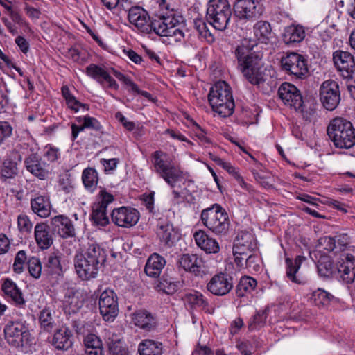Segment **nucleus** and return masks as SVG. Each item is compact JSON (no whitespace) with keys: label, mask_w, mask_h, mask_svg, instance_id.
Returning <instances> with one entry per match:
<instances>
[{"label":"nucleus","mask_w":355,"mask_h":355,"mask_svg":"<svg viewBox=\"0 0 355 355\" xmlns=\"http://www.w3.org/2000/svg\"><path fill=\"white\" fill-rule=\"evenodd\" d=\"M112 73L118 80L121 81L127 87L129 92L136 93L139 91L138 85L135 83L128 76H125L120 71L112 68Z\"/></svg>","instance_id":"48"},{"label":"nucleus","mask_w":355,"mask_h":355,"mask_svg":"<svg viewBox=\"0 0 355 355\" xmlns=\"http://www.w3.org/2000/svg\"><path fill=\"white\" fill-rule=\"evenodd\" d=\"M194 26L199 34L204 37L211 36V33L208 28L207 23L202 19H196L194 20Z\"/></svg>","instance_id":"59"},{"label":"nucleus","mask_w":355,"mask_h":355,"mask_svg":"<svg viewBox=\"0 0 355 355\" xmlns=\"http://www.w3.org/2000/svg\"><path fill=\"white\" fill-rule=\"evenodd\" d=\"M334 62L345 79H350L355 69L353 56L347 51H336L333 54Z\"/></svg>","instance_id":"18"},{"label":"nucleus","mask_w":355,"mask_h":355,"mask_svg":"<svg viewBox=\"0 0 355 355\" xmlns=\"http://www.w3.org/2000/svg\"><path fill=\"white\" fill-rule=\"evenodd\" d=\"M256 239L252 232L241 231L238 233L233 248L240 254L247 257L248 253L257 249Z\"/></svg>","instance_id":"22"},{"label":"nucleus","mask_w":355,"mask_h":355,"mask_svg":"<svg viewBox=\"0 0 355 355\" xmlns=\"http://www.w3.org/2000/svg\"><path fill=\"white\" fill-rule=\"evenodd\" d=\"M17 227L21 233H31L33 223L27 215L21 214L17 216Z\"/></svg>","instance_id":"51"},{"label":"nucleus","mask_w":355,"mask_h":355,"mask_svg":"<svg viewBox=\"0 0 355 355\" xmlns=\"http://www.w3.org/2000/svg\"><path fill=\"white\" fill-rule=\"evenodd\" d=\"M282 69L290 75L304 79L309 73L307 60L297 53H290L281 59Z\"/></svg>","instance_id":"9"},{"label":"nucleus","mask_w":355,"mask_h":355,"mask_svg":"<svg viewBox=\"0 0 355 355\" xmlns=\"http://www.w3.org/2000/svg\"><path fill=\"white\" fill-rule=\"evenodd\" d=\"M341 261H339L340 266L345 267L347 269L351 270V274L355 272V257L350 254H343L341 258Z\"/></svg>","instance_id":"57"},{"label":"nucleus","mask_w":355,"mask_h":355,"mask_svg":"<svg viewBox=\"0 0 355 355\" xmlns=\"http://www.w3.org/2000/svg\"><path fill=\"white\" fill-rule=\"evenodd\" d=\"M305 259V257L301 255L297 256L294 260L286 258V277L293 283L304 285L309 282V277L300 271L301 264Z\"/></svg>","instance_id":"19"},{"label":"nucleus","mask_w":355,"mask_h":355,"mask_svg":"<svg viewBox=\"0 0 355 355\" xmlns=\"http://www.w3.org/2000/svg\"><path fill=\"white\" fill-rule=\"evenodd\" d=\"M2 290L17 304L22 305L25 303L21 292L12 280L6 279L2 285Z\"/></svg>","instance_id":"34"},{"label":"nucleus","mask_w":355,"mask_h":355,"mask_svg":"<svg viewBox=\"0 0 355 355\" xmlns=\"http://www.w3.org/2000/svg\"><path fill=\"white\" fill-rule=\"evenodd\" d=\"M254 38H243L239 45L244 44V41H247L249 45L251 42H254V47L257 46L258 42L268 44L272 35V28L269 22L266 21H259L253 26Z\"/></svg>","instance_id":"21"},{"label":"nucleus","mask_w":355,"mask_h":355,"mask_svg":"<svg viewBox=\"0 0 355 355\" xmlns=\"http://www.w3.org/2000/svg\"><path fill=\"white\" fill-rule=\"evenodd\" d=\"M24 164L28 172L40 180H44L48 175L45 169V164L37 155L32 154L25 159Z\"/></svg>","instance_id":"28"},{"label":"nucleus","mask_w":355,"mask_h":355,"mask_svg":"<svg viewBox=\"0 0 355 355\" xmlns=\"http://www.w3.org/2000/svg\"><path fill=\"white\" fill-rule=\"evenodd\" d=\"M26 259V255L24 250H20L17 253L13 263V270L16 273L19 274L23 272Z\"/></svg>","instance_id":"53"},{"label":"nucleus","mask_w":355,"mask_h":355,"mask_svg":"<svg viewBox=\"0 0 355 355\" xmlns=\"http://www.w3.org/2000/svg\"><path fill=\"white\" fill-rule=\"evenodd\" d=\"M208 100L213 111L220 116L226 118L233 114L235 104L231 87L226 82L216 83L210 89Z\"/></svg>","instance_id":"4"},{"label":"nucleus","mask_w":355,"mask_h":355,"mask_svg":"<svg viewBox=\"0 0 355 355\" xmlns=\"http://www.w3.org/2000/svg\"><path fill=\"white\" fill-rule=\"evenodd\" d=\"M62 95L66 101L68 107L75 112H77L80 107L88 110L87 105L80 103L75 96L71 93L69 88L67 86H62L61 88Z\"/></svg>","instance_id":"41"},{"label":"nucleus","mask_w":355,"mask_h":355,"mask_svg":"<svg viewBox=\"0 0 355 355\" xmlns=\"http://www.w3.org/2000/svg\"><path fill=\"white\" fill-rule=\"evenodd\" d=\"M157 235L160 241L168 247L173 246L178 238V232L175 230L173 224L168 222L159 223Z\"/></svg>","instance_id":"29"},{"label":"nucleus","mask_w":355,"mask_h":355,"mask_svg":"<svg viewBox=\"0 0 355 355\" xmlns=\"http://www.w3.org/2000/svg\"><path fill=\"white\" fill-rule=\"evenodd\" d=\"M312 298L317 306L324 307L329 304L334 296L324 290L318 288L313 292Z\"/></svg>","instance_id":"45"},{"label":"nucleus","mask_w":355,"mask_h":355,"mask_svg":"<svg viewBox=\"0 0 355 355\" xmlns=\"http://www.w3.org/2000/svg\"><path fill=\"white\" fill-rule=\"evenodd\" d=\"M184 301L193 309L199 308L202 310H207L209 308L207 299L198 291L187 294L184 297Z\"/></svg>","instance_id":"36"},{"label":"nucleus","mask_w":355,"mask_h":355,"mask_svg":"<svg viewBox=\"0 0 355 355\" xmlns=\"http://www.w3.org/2000/svg\"><path fill=\"white\" fill-rule=\"evenodd\" d=\"M140 355H162V344L152 340H145L138 347Z\"/></svg>","instance_id":"37"},{"label":"nucleus","mask_w":355,"mask_h":355,"mask_svg":"<svg viewBox=\"0 0 355 355\" xmlns=\"http://www.w3.org/2000/svg\"><path fill=\"white\" fill-rule=\"evenodd\" d=\"M3 331L7 342L15 347H23L29 334L26 322L22 320L10 321L5 326Z\"/></svg>","instance_id":"10"},{"label":"nucleus","mask_w":355,"mask_h":355,"mask_svg":"<svg viewBox=\"0 0 355 355\" xmlns=\"http://www.w3.org/2000/svg\"><path fill=\"white\" fill-rule=\"evenodd\" d=\"M78 123H81L84 129L89 128L94 130H101L102 126L100 122L90 116H78L76 118Z\"/></svg>","instance_id":"47"},{"label":"nucleus","mask_w":355,"mask_h":355,"mask_svg":"<svg viewBox=\"0 0 355 355\" xmlns=\"http://www.w3.org/2000/svg\"><path fill=\"white\" fill-rule=\"evenodd\" d=\"M61 153L58 148L47 144L44 149V157L50 163H55L60 158Z\"/></svg>","instance_id":"50"},{"label":"nucleus","mask_w":355,"mask_h":355,"mask_svg":"<svg viewBox=\"0 0 355 355\" xmlns=\"http://www.w3.org/2000/svg\"><path fill=\"white\" fill-rule=\"evenodd\" d=\"M193 132L195 136L202 144H209L210 142L209 138L206 135V132H205L204 130L201 128V127L198 124L194 123Z\"/></svg>","instance_id":"64"},{"label":"nucleus","mask_w":355,"mask_h":355,"mask_svg":"<svg viewBox=\"0 0 355 355\" xmlns=\"http://www.w3.org/2000/svg\"><path fill=\"white\" fill-rule=\"evenodd\" d=\"M268 309L257 311L256 313L250 319L248 328L253 331L263 327L268 317Z\"/></svg>","instance_id":"42"},{"label":"nucleus","mask_w":355,"mask_h":355,"mask_svg":"<svg viewBox=\"0 0 355 355\" xmlns=\"http://www.w3.org/2000/svg\"><path fill=\"white\" fill-rule=\"evenodd\" d=\"M105 340L107 346L119 344V341L122 340L121 336L116 333L115 329L110 328L106 329L105 331Z\"/></svg>","instance_id":"54"},{"label":"nucleus","mask_w":355,"mask_h":355,"mask_svg":"<svg viewBox=\"0 0 355 355\" xmlns=\"http://www.w3.org/2000/svg\"><path fill=\"white\" fill-rule=\"evenodd\" d=\"M305 37V31L302 26L291 25L284 29L283 40L286 44L302 42Z\"/></svg>","instance_id":"33"},{"label":"nucleus","mask_w":355,"mask_h":355,"mask_svg":"<svg viewBox=\"0 0 355 355\" xmlns=\"http://www.w3.org/2000/svg\"><path fill=\"white\" fill-rule=\"evenodd\" d=\"M82 180L86 189L94 191L98 181V173L94 168H87L82 173Z\"/></svg>","instance_id":"39"},{"label":"nucleus","mask_w":355,"mask_h":355,"mask_svg":"<svg viewBox=\"0 0 355 355\" xmlns=\"http://www.w3.org/2000/svg\"><path fill=\"white\" fill-rule=\"evenodd\" d=\"M320 100L327 110H334L340 101V92L336 81H324L320 88Z\"/></svg>","instance_id":"12"},{"label":"nucleus","mask_w":355,"mask_h":355,"mask_svg":"<svg viewBox=\"0 0 355 355\" xmlns=\"http://www.w3.org/2000/svg\"><path fill=\"white\" fill-rule=\"evenodd\" d=\"M101 163L104 166L105 171L106 173L113 172L117 167L119 159L117 158H112V159H101Z\"/></svg>","instance_id":"60"},{"label":"nucleus","mask_w":355,"mask_h":355,"mask_svg":"<svg viewBox=\"0 0 355 355\" xmlns=\"http://www.w3.org/2000/svg\"><path fill=\"white\" fill-rule=\"evenodd\" d=\"M128 19L131 24L143 33L153 31L161 37H172L175 42H180L184 37V18L173 10L151 19L143 8L132 6L128 10Z\"/></svg>","instance_id":"1"},{"label":"nucleus","mask_w":355,"mask_h":355,"mask_svg":"<svg viewBox=\"0 0 355 355\" xmlns=\"http://www.w3.org/2000/svg\"><path fill=\"white\" fill-rule=\"evenodd\" d=\"M106 257L105 250L98 244H89L83 253L75 257L74 266L78 277L83 280L95 278Z\"/></svg>","instance_id":"3"},{"label":"nucleus","mask_w":355,"mask_h":355,"mask_svg":"<svg viewBox=\"0 0 355 355\" xmlns=\"http://www.w3.org/2000/svg\"><path fill=\"white\" fill-rule=\"evenodd\" d=\"M59 186L60 189L66 193H69L73 190V186L71 180L68 175H64L60 178Z\"/></svg>","instance_id":"63"},{"label":"nucleus","mask_w":355,"mask_h":355,"mask_svg":"<svg viewBox=\"0 0 355 355\" xmlns=\"http://www.w3.org/2000/svg\"><path fill=\"white\" fill-rule=\"evenodd\" d=\"M244 41V44L237 45L234 50V55L238 62V68L246 80L254 85L264 83L266 68L261 58L252 52L255 42H251L250 45Z\"/></svg>","instance_id":"2"},{"label":"nucleus","mask_w":355,"mask_h":355,"mask_svg":"<svg viewBox=\"0 0 355 355\" xmlns=\"http://www.w3.org/2000/svg\"><path fill=\"white\" fill-rule=\"evenodd\" d=\"M40 328L46 331L51 332L55 327V321L49 308L42 309L39 315Z\"/></svg>","instance_id":"40"},{"label":"nucleus","mask_w":355,"mask_h":355,"mask_svg":"<svg viewBox=\"0 0 355 355\" xmlns=\"http://www.w3.org/2000/svg\"><path fill=\"white\" fill-rule=\"evenodd\" d=\"M17 175V164L10 159H6L3 163L1 173V179L2 181H6L8 179L13 178Z\"/></svg>","instance_id":"43"},{"label":"nucleus","mask_w":355,"mask_h":355,"mask_svg":"<svg viewBox=\"0 0 355 355\" xmlns=\"http://www.w3.org/2000/svg\"><path fill=\"white\" fill-rule=\"evenodd\" d=\"M211 159L219 166L226 170L230 174L232 175L234 178H236V175H240L236 168L233 166L230 162H225L223 159L218 156L211 157Z\"/></svg>","instance_id":"52"},{"label":"nucleus","mask_w":355,"mask_h":355,"mask_svg":"<svg viewBox=\"0 0 355 355\" xmlns=\"http://www.w3.org/2000/svg\"><path fill=\"white\" fill-rule=\"evenodd\" d=\"M178 263L185 271L199 275L203 266L202 259L195 254H184L180 257Z\"/></svg>","instance_id":"24"},{"label":"nucleus","mask_w":355,"mask_h":355,"mask_svg":"<svg viewBox=\"0 0 355 355\" xmlns=\"http://www.w3.org/2000/svg\"><path fill=\"white\" fill-rule=\"evenodd\" d=\"M119 344L108 346L110 352L112 355H130V352L125 347L124 342L121 340Z\"/></svg>","instance_id":"55"},{"label":"nucleus","mask_w":355,"mask_h":355,"mask_svg":"<svg viewBox=\"0 0 355 355\" xmlns=\"http://www.w3.org/2000/svg\"><path fill=\"white\" fill-rule=\"evenodd\" d=\"M232 16V8L228 0H209L207 8V20L215 29L227 28Z\"/></svg>","instance_id":"8"},{"label":"nucleus","mask_w":355,"mask_h":355,"mask_svg":"<svg viewBox=\"0 0 355 355\" xmlns=\"http://www.w3.org/2000/svg\"><path fill=\"white\" fill-rule=\"evenodd\" d=\"M327 132L336 148L349 149L355 145V128L345 119L337 117L331 120Z\"/></svg>","instance_id":"5"},{"label":"nucleus","mask_w":355,"mask_h":355,"mask_svg":"<svg viewBox=\"0 0 355 355\" xmlns=\"http://www.w3.org/2000/svg\"><path fill=\"white\" fill-rule=\"evenodd\" d=\"M181 286L182 284L180 282L175 281L172 277H162L157 286V288L168 295H172Z\"/></svg>","instance_id":"38"},{"label":"nucleus","mask_w":355,"mask_h":355,"mask_svg":"<svg viewBox=\"0 0 355 355\" xmlns=\"http://www.w3.org/2000/svg\"><path fill=\"white\" fill-rule=\"evenodd\" d=\"M53 230L63 238H72L76 236V230L71 220L64 215H58L51 220Z\"/></svg>","instance_id":"20"},{"label":"nucleus","mask_w":355,"mask_h":355,"mask_svg":"<svg viewBox=\"0 0 355 355\" xmlns=\"http://www.w3.org/2000/svg\"><path fill=\"white\" fill-rule=\"evenodd\" d=\"M196 245L208 254H216L219 252L220 246L218 241L210 236L203 230L196 231L193 234Z\"/></svg>","instance_id":"26"},{"label":"nucleus","mask_w":355,"mask_h":355,"mask_svg":"<svg viewBox=\"0 0 355 355\" xmlns=\"http://www.w3.org/2000/svg\"><path fill=\"white\" fill-rule=\"evenodd\" d=\"M112 68L108 71L105 67L90 64L85 69L86 74L96 80L103 88L117 90L119 87L116 81L111 76Z\"/></svg>","instance_id":"16"},{"label":"nucleus","mask_w":355,"mask_h":355,"mask_svg":"<svg viewBox=\"0 0 355 355\" xmlns=\"http://www.w3.org/2000/svg\"><path fill=\"white\" fill-rule=\"evenodd\" d=\"M278 96L284 105L295 111H302V96L294 85L286 82L282 83L279 87Z\"/></svg>","instance_id":"13"},{"label":"nucleus","mask_w":355,"mask_h":355,"mask_svg":"<svg viewBox=\"0 0 355 355\" xmlns=\"http://www.w3.org/2000/svg\"><path fill=\"white\" fill-rule=\"evenodd\" d=\"M62 272L60 264V256L58 252H52L46 258L44 268V275L48 277L57 278Z\"/></svg>","instance_id":"31"},{"label":"nucleus","mask_w":355,"mask_h":355,"mask_svg":"<svg viewBox=\"0 0 355 355\" xmlns=\"http://www.w3.org/2000/svg\"><path fill=\"white\" fill-rule=\"evenodd\" d=\"M12 132V128L7 121H0V146L4 140L10 137Z\"/></svg>","instance_id":"58"},{"label":"nucleus","mask_w":355,"mask_h":355,"mask_svg":"<svg viewBox=\"0 0 355 355\" xmlns=\"http://www.w3.org/2000/svg\"><path fill=\"white\" fill-rule=\"evenodd\" d=\"M72 337L71 331L68 327L62 326L55 331L52 345L57 349L67 350L72 347Z\"/></svg>","instance_id":"27"},{"label":"nucleus","mask_w":355,"mask_h":355,"mask_svg":"<svg viewBox=\"0 0 355 355\" xmlns=\"http://www.w3.org/2000/svg\"><path fill=\"white\" fill-rule=\"evenodd\" d=\"M34 237L37 245L41 250L49 249L53 243V233L46 222L37 223L34 227Z\"/></svg>","instance_id":"23"},{"label":"nucleus","mask_w":355,"mask_h":355,"mask_svg":"<svg viewBox=\"0 0 355 355\" xmlns=\"http://www.w3.org/2000/svg\"><path fill=\"white\" fill-rule=\"evenodd\" d=\"M167 155L162 150L152 153L153 171L162 178L171 188L183 179V172L171 162L166 159Z\"/></svg>","instance_id":"7"},{"label":"nucleus","mask_w":355,"mask_h":355,"mask_svg":"<svg viewBox=\"0 0 355 355\" xmlns=\"http://www.w3.org/2000/svg\"><path fill=\"white\" fill-rule=\"evenodd\" d=\"M257 285V282L254 278L250 276L242 277L236 287L237 297H242L247 293H252L256 288Z\"/></svg>","instance_id":"35"},{"label":"nucleus","mask_w":355,"mask_h":355,"mask_svg":"<svg viewBox=\"0 0 355 355\" xmlns=\"http://www.w3.org/2000/svg\"><path fill=\"white\" fill-rule=\"evenodd\" d=\"M139 212L131 207L114 208L111 213V220L117 226L129 228L137 224Z\"/></svg>","instance_id":"14"},{"label":"nucleus","mask_w":355,"mask_h":355,"mask_svg":"<svg viewBox=\"0 0 355 355\" xmlns=\"http://www.w3.org/2000/svg\"><path fill=\"white\" fill-rule=\"evenodd\" d=\"M200 219L202 224L211 232L218 236L227 234L230 229V219L227 213L219 204H214L202 211Z\"/></svg>","instance_id":"6"},{"label":"nucleus","mask_w":355,"mask_h":355,"mask_svg":"<svg viewBox=\"0 0 355 355\" xmlns=\"http://www.w3.org/2000/svg\"><path fill=\"white\" fill-rule=\"evenodd\" d=\"M132 322L135 325L146 330L151 331L156 327L154 317L146 311H138L132 315Z\"/></svg>","instance_id":"32"},{"label":"nucleus","mask_w":355,"mask_h":355,"mask_svg":"<svg viewBox=\"0 0 355 355\" xmlns=\"http://www.w3.org/2000/svg\"><path fill=\"white\" fill-rule=\"evenodd\" d=\"M166 265V260L157 253H153L147 259L144 271L148 277H158Z\"/></svg>","instance_id":"30"},{"label":"nucleus","mask_w":355,"mask_h":355,"mask_svg":"<svg viewBox=\"0 0 355 355\" xmlns=\"http://www.w3.org/2000/svg\"><path fill=\"white\" fill-rule=\"evenodd\" d=\"M234 286L233 277L226 272L214 275L207 284V289L216 296L228 294Z\"/></svg>","instance_id":"17"},{"label":"nucleus","mask_w":355,"mask_h":355,"mask_svg":"<svg viewBox=\"0 0 355 355\" xmlns=\"http://www.w3.org/2000/svg\"><path fill=\"white\" fill-rule=\"evenodd\" d=\"M31 207L34 214L40 218L51 215L52 205L48 195H39L31 200Z\"/></svg>","instance_id":"25"},{"label":"nucleus","mask_w":355,"mask_h":355,"mask_svg":"<svg viewBox=\"0 0 355 355\" xmlns=\"http://www.w3.org/2000/svg\"><path fill=\"white\" fill-rule=\"evenodd\" d=\"M234 10L239 19L246 20H255L263 13L261 5L254 0H237Z\"/></svg>","instance_id":"15"},{"label":"nucleus","mask_w":355,"mask_h":355,"mask_svg":"<svg viewBox=\"0 0 355 355\" xmlns=\"http://www.w3.org/2000/svg\"><path fill=\"white\" fill-rule=\"evenodd\" d=\"M338 272L340 274V277L346 282V283H352L355 277V272L351 274V270L347 269L345 267L343 266H337Z\"/></svg>","instance_id":"61"},{"label":"nucleus","mask_w":355,"mask_h":355,"mask_svg":"<svg viewBox=\"0 0 355 355\" xmlns=\"http://www.w3.org/2000/svg\"><path fill=\"white\" fill-rule=\"evenodd\" d=\"M100 313L107 322L114 320L119 313L118 297L111 289L101 293L98 300Z\"/></svg>","instance_id":"11"},{"label":"nucleus","mask_w":355,"mask_h":355,"mask_svg":"<svg viewBox=\"0 0 355 355\" xmlns=\"http://www.w3.org/2000/svg\"><path fill=\"white\" fill-rule=\"evenodd\" d=\"M114 200L112 194L108 193L105 189H101L98 195L97 201L93 205L96 207L107 210L108 206Z\"/></svg>","instance_id":"46"},{"label":"nucleus","mask_w":355,"mask_h":355,"mask_svg":"<svg viewBox=\"0 0 355 355\" xmlns=\"http://www.w3.org/2000/svg\"><path fill=\"white\" fill-rule=\"evenodd\" d=\"M318 270L319 274L322 277H329L335 272L331 263H319L318 265Z\"/></svg>","instance_id":"62"},{"label":"nucleus","mask_w":355,"mask_h":355,"mask_svg":"<svg viewBox=\"0 0 355 355\" xmlns=\"http://www.w3.org/2000/svg\"><path fill=\"white\" fill-rule=\"evenodd\" d=\"M91 219L94 224L101 227H105L110 223L109 218L107 215V210L94 205L92 206Z\"/></svg>","instance_id":"44"},{"label":"nucleus","mask_w":355,"mask_h":355,"mask_svg":"<svg viewBox=\"0 0 355 355\" xmlns=\"http://www.w3.org/2000/svg\"><path fill=\"white\" fill-rule=\"evenodd\" d=\"M27 263L30 275L35 279L40 277L42 273V265L40 259L35 257H32L28 259Z\"/></svg>","instance_id":"49"},{"label":"nucleus","mask_w":355,"mask_h":355,"mask_svg":"<svg viewBox=\"0 0 355 355\" xmlns=\"http://www.w3.org/2000/svg\"><path fill=\"white\" fill-rule=\"evenodd\" d=\"M85 349L102 346V342L95 334H88L84 339Z\"/></svg>","instance_id":"56"}]
</instances>
